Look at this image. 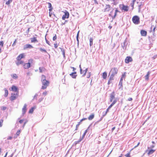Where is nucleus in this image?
Returning a JSON list of instances; mask_svg holds the SVG:
<instances>
[{"label": "nucleus", "mask_w": 157, "mask_h": 157, "mask_svg": "<svg viewBox=\"0 0 157 157\" xmlns=\"http://www.w3.org/2000/svg\"><path fill=\"white\" fill-rule=\"evenodd\" d=\"M140 144V143L139 142L137 144V145L136 146L134 147V148H135L136 147H137L139 146V145Z\"/></svg>", "instance_id": "obj_59"}, {"label": "nucleus", "mask_w": 157, "mask_h": 157, "mask_svg": "<svg viewBox=\"0 0 157 157\" xmlns=\"http://www.w3.org/2000/svg\"><path fill=\"white\" fill-rule=\"evenodd\" d=\"M154 147H155V145H152V146H151V147H148V149H149L150 148H153Z\"/></svg>", "instance_id": "obj_52"}, {"label": "nucleus", "mask_w": 157, "mask_h": 157, "mask_svg": "<svg viewBox=\"0 0 157 157\" xmlns=\"http://www.w3.org/2000/svg\"><path fill=\"white\" fill-rule=\"evenodd\" d=\"M46 76L44 75H42L41 76V82H42L45 81H47L46 80Z\"/></svg>", "instance_id": "obj_22"}, {"label": "nucleus", "mask_w": 157, "mask_h": 157, "mask_svg": "<svg viewBox=\"0 0 157 157\" xmlns=\"http://www.w3.org/2000/svg\"><path fill=\"white\" fill-rule=\"evenodd\" d=\"M33 47L30 44H27L25 45L23 47L24 50H26L28 48H32Z\"/></svg>", "instance_id": "obj_14"}, {"label": "nucleus", "mask_w": 157, "mask_h": 157, "mask_svg": "<svg viewBox=\"0 0 157 157\" xmlns=\"http://www.w3.org/2000/svg\"><path fill=\"white\" fill-rule=\"evenodd\" d=\"M57 39V36L56 34H55V36H54L53 37V41H55Z\"/></svg>", "instance_id": "obj_41"}, {"label": "nucleus", "mask_w": 157, "mask_h": 157, "mask_svg": "<svg viewBox=\"0 0 157 157\" xmlns=\"http://www.w3.org/2000/svg\"><path fill=\"white\" fill-rule=\"evenodd\" d=\"M93 39L92 38H90V46H92L93 45Z\"/></svg>", "instance_id": "obj_34"}, {"label": "nucleus", "mask_w": 157, "mask_h": 157, "mask_svg": "<svg viewBox=\"0 0 157 157\" xmlns=\"http://www.w3.org/2000/svg\"><path fill=\"white\" fill-rule=\"evenodd\" d=\"M18 94H18V93L12 94L10 98V100L11 101L15 100L17 98Z\"/></svg>", "instance_id": "obj_6"}, {"label": "nucleus", "mask_w": 157, "mask_h": 157, "mask_svg": "<svg viewBox=\"0 0 157 157\" xmlns=\"http://www.w3.org/2000/svg\"><path fill=\"white\" fill-rule=\"evenodd\" d=\"M115 94L114 92H113L110 95V102H112L113 99L115 98Z\"/></svg>", "instance_id": "obj_16"}, {"label": "nucleus", "mask_w": 157, "mask_h": 157, "mask_svg": "<svg viewBox=\"0 0 157 157\" xmlns=\"http://www.w3.org/2000/svg\"><path fill=\"white\" fill-rule=\"evenodd\" d=\"M34 108V107L32 108L29 111V113H33Z\"/></svg>", "instance_id": "obj_35"}, {"label": "nucleus", "mask_w": 157, "mask_h": 157, "mask_svg": "<svg viewBox=\"0 0 157 157\" xmlns=\"http://www.w3.org/2000/svg\"><path fill=\"white\" fill-rule=\"evenodd\" d=\"M141 6V4L139 6V10H140V6Z\"/></svg>", "instance_id": "obj_63"}, {"label": "nucleus", "mask_w": 157, "mask_h": 157, "mask_svg": "<svg viewBox=\"0 0 157 157\" xmlns=\"http://www.w3.org/2000/svg\"><path fill=\"white\" fill-rule=\"evenodd\" d=\"M33 59H30L28 60V63H25L23 65V67L25 69H28L30 67V64L33 63Z\"/></svg>", "instance_id": "obj_5"}, {"label": "nucleus", "mask_w": 157, "mask_h": 157, "mask_svg": "<svg viewBox=\"0 0 157 157\" xmlns=\"http://www.w3.org/2000/svg\"><path fill=\"white\" fill-rule=\"evenodd\" d=\"M64 14L63 16L62 19L63 20H64L66 18H68L69 17V12L67 11H65L63 12Z\"/></svg>", "instance_id": "obj_9"}, {"label": "nucleus", "mask_w": 157, "mask_h": 157, "mask_svg": "<svg viewBox=\"0 0 157 157\" xmlns=\"http://www.w3.org/2000/svg\"><path fill=\"white\" fill-rule=\"evenodd\" d=\"M42 82V86H41V89L45 90L46 89L47 87L49 86L50 82L48 80L43 81Z\"/></svg>", "instance_id": "obj_3"}, {"label": "nucleus", "mask_w": 157, "mask_h": 157, "mask_svg": "<svg viewBox=\"0 0 157 157\" xmlns=\"http://www.w3.org/2000/svg\"><path fill=\"white\" fill-rule=\"evenodd\" d=\"M119 7L122 10H124L125 11H128V6H125L124 4H120Z\"/></svg>", "instance_id": "obj_7"}, {"label": "nucleus", "mask_w": 157, "mask_h": 157, "mask_svg": "<svg viewBox=\"0 0 157 157\" xmlns=\"http://www.w3.org/2000/svg\"><path fill=\"white\" fill-rule=\"evenodd\" d=\"M13 0H8V1L6 2V4L7 5H9L12 2Z\"/></svg>", "instance_id": "obj_37"}, {"label": "nucleus", "mask_w": 157, "mask_h": 157, "mask_svg": "<svg viewBox=\"0 0 157 157\" xmlns=\"http://www.w3.org/2000/svg\"><path fill=\"white\" fill-rule=\"evenodd\" d=\"M112 1L113 2V4L114 5H116L117 4V2H116V1H115L116 0H112Z\"/></svg>", "instance_id": "obj_47"}, {"label": "nucleus", "mask_w": 157, "mask_h": 157, "mask_svg": "<svg viewBox=\"0 0 157 157\" xmlns=\"http://www.w3.org/2000/svg\"><path fill=\"white\" fill-rule=\"evenodd\" d=\"M82 140L80 138L79 139L78 141H76L75 142V144H78L79 142L81 141Z\"/></svg>", "instance_id": "obj_44"}, {"label": "nucleus", "mask_w": 157, "mask_h": 157, "mask_svg": "<svg viewBox=\"0 0 157 157\" xmlns=\"http://www.w3.org/2000/svg\"><path fill=\"white\" fill-rule=\"evenodd\" d=\"M28 121L27 119H23L20 120L19 121V122L21 124L23 123H24V125H23V127H24L25 124Z\"/></svg>", "instance_id": "obj_13"}, {"label": "nucleus", "mask_w": 157, "mask_h": 157, "mask_svg": "<svg viewBox=\"0 0 157 157\" xmlns=\"http://www.w3.org/2000/svg\"><path fill=\"white\" fill-rule=\"evenodd\" d=\"M13 138V137L12 136H9L7 139L9 140H11Z\"/></svg>", "instance_id": "obj_55"}, {"label": "nucleus", "mask_w": 157, "mask_h": 157, "mask_svg": "<svg viewBox=\"0 0 157 157\" xmlns=\"http://www.w3.org/2000/svg\"><path fill=\"white\" fill-rule=\"evenodd\" d=\"M20 130H19L18 131H17V132L16 133V135L17 136H14V138H16L17 137V136H19V135L20 134Z\"/></svg>", "instance_id": "obj_33"}, {"label": "nucleus", "mask_w": 157, "mask_h": 157, "mask_svg": "<svg viewBox=\"0 0 157 157\" xmlns=\"http://www.w3.org/2000/svg\"><path fill=\"white\" fill-rule=\"evenodd\" d=\"M4 42L3 41H0V53L2 52V48L3 47Z\"/></svg>", "instance_id": "obj_23"}, {"label": "nucleus", "mask_w": 157, "mask_h": 157, "mask_svg": "<svg viewBox=\"0 0 157 157\" xmlns=\"http://www.w3.org/2000/svg\"><path fill=\"white\" fill-rule=\"evenodd\" d=\"M87 129H86V130L84 132V133L82 136V137L80 138L82 140L84 138L85 136L86 135V134L87 132Z\"/></svg>", "instance_id": "obj_32"}, {"label": "nucleus", "mask_w": 157, "mask_h": 157, "mask_svg": "<svg viewBox=\"0 0 157 157\" xmlns=\"http://www.w3.org/2000/svg\"><path fill=\"white\" fill-rule=\"evenodd\" d=\"M140 33L142 36H146L147 35V32L144 30H141L140 31Z\"/></svg>", "instance_id": "obj_19"}, {"label": "nucleus", "mask_w": 157, "mask_h": 157, "mask_svg": "<svg viewBox=\"0 0 157 157\" xmlns=\"http://www.w3.org/2000/svg\"><path fill=\"white\" fill-rule=\"evenodd\" d=\"M94 114H92L89 116L88 117V119L89 120H91L94 118Z\"/></svg>", "instance_id": "obj_26"}, {"label": "nucleus", "mask_w": 157, "mask_h": 157, "mask_svg": "<svg viewBox=\"0 0 157 157\" xmlns=\"http://www.w3.org/2000/svg\"><path fill=\"white\" fill-rule=\"evenodd\" d=\"M118 12H119V11H118L117 9L116 8L114 14H113V10L110 12L109 15L112 18H114L117 15V13Z\"/></svg>", "instance_id": "obj_8"}, {"label": "nucleus", "mask_w": 157, "mask_h": 157, "mask_svg": "<svg viewBox=\"0 0 157 157\" xmlns=\"http://www.w3.org/2000/svg\"><path fill=\"white\" fill-rule=\"evenodd\" d=\"M79 31L78 32L77 34V36H76V39H77V41H78V36H79Z\"/></svg>", "instance_id": "obj_45"}, {"label": "nucleus", "mask_w": 157, "mask_h": 157, "mask_svg": "<svg viewBox=\"0 0 157 157\" xmlns=\"http://www.w3.org/2000/svg\"><path fill=\"white\" fill-rule=\"evenodd\" d=\"M6 107L5 106H2L1 107V109L2 110H4L6 109Z\"/></svg>", "instance_id": "obj_43"}, {"label": "nucleus", "mask_w": 157, "mask_h": 157, "mask_svg": "<svg viewBox=\"0 0 157 157\" xmlns=\"http://www.w3.org/2000/svg\"><path fill=\"white\" fill-rule=\"evenodd\" d=\"M136 1V0H133L132 3L131 4V6L132 7V9H133L134 8V5Z\"/></svg>", "instance_id": "obj_36"}, {"label": "nucleus", "mask_w": 157, "mask_h": 157, "mask_svg": "<svg viewBox=\"0 0 157 157\" xmlns=\"http://www.w3.org/2000/svg\"><path fill=\"white\" fill-rule=\"evenodd\" d=\"M40 51H41L42 52H44L45 53H47V51L44 49H43L42 48H40Z\"/></svg>", "instance_id": "obj_38"}, {"label": "nucleus", "mask_w": 157, "mask_h": 157, "mask_svg": "<svg viewBox=\"0 0 157 157\" xmlns=\"http://www.w3.org/2000/svg\"><path fill=\"white\" fill-rule=\"evenodd\" d=\"M3 122V120L1 119L0 120V127L2 126V124Z\"/></svg>", "instance_id": "obj_39"}, {"label": "nucleus", "mask_w": 157, "mask_h": 157, "mask_svg": "<svg viewBox=\"0 0 157 157\" xmlns=\"http://www.w3.org/2000/svg\"><path fill=\"white\" fill-rule=\"evenodd\" d=\"M118 71V70L117 68L113 67L111 69L110 72V73L111 74V76L112 78H113V77L116 74H117Z\"/></svg>", "instance_id": "obj_2"}, {"label": "nucleus", "mask_w": 157, "mask_h": 157, "mask_svg": "<svg viewBox=\"0 0 157 157\" xmlns=\"http://www.w3.org/2000/svg\"><path fill=\"white\" fill-rule=\"evenodd\" d=\"M71 68L73 69V71H75L76 69L75 68H74V67H71Z\"/></svg>", "instance_id": "obj_62"}, {"label": "nucleus", "mask_w": 157, "mask_h": 157, "mask_svg": "<svg viewBox=\"0 0 157 157\" xmlns=\"http://www.w3.org/2000/svg\"><path fill=\"white\" fill-rule=\"evenodd\" d=\"M155 27H154L153 28V29L152 30V31H153L154 33H155Z\"/></svg>", "instance_id": "obj_60"}, {"label": "nucleus", "mask_w": 157, "mask_h": 157, "mask_svg": "<svg viewBox=\"0 0 157 157\" xmlns=\"http://www.w3.org/2000/svg\"><path fill=\"white\" fill-rule=\"evenodd\" d=\"M48 7L49 8V11H51L53 9V8L52 6V5L50 2H48Z\"/></svg>", "instance_id": "obj_27"}, {"label": "nucleus", "mask_w": 157, "mask_h": 157, "mask_svg": "<svg viewBox=\"0 0 157 157\" xmlns=\"http://www.w3.org/2000/svg\"><path fill=\"white\" fill-rule=\"evenodd\" d=\"M76 74V72H72L70 74V75L73 78H75L77 76Z\"/></svg>", "instance_id": "obj_20"}, {"label": "nucleus", "mask_w": 157, "mask_h": 157, "mask_svg": "<svg viewBox=\"0 0 157 157\" xmlns=\"http://www.w3.org/2000/svg\"><path fill=\"white\" fill-rule=\"evenodd\" d=\"M45 40H46V43L49 45H50V44L49 43V41H48L47 40L46 38H45Z\"/></svg>", "instance_id": "obj_57"}, {"label": "nucleus", "mask_w": 157, "mask_h": 157, "mask_svg": "<svg viewBox=\"0 0 157 157\" xmlns=\"http://www.w3.org/2000/svg\"><path fill=\"white\" fill-rule=\"evenodd\" d=\"M132 61V59L130 56H127L125 59V62L126 63H128L129 62Z\"/></svg>", "instance_id": "obj_12"}, {"label": "nucleus", "mask_w": 157, "mask_h": 157, "mask_svg": "<svg viewBox=\"0 0 157 157\" xmlns=\"http://www.w3.org/2000/svg\"><path fill=\"white\" fill-rule=\"evenodd\" d=\"M109 109L108 108L107 109H106V110L105 112V113L104 115H105L107 113V112H109Z\"/></svg>", "instance_id": "obj_51"}, {"label": "nucleus", "mask_w": 157, "mask_h": 157, "mask_svg": "<svg viewBox=\"0 0 157 157\" xmlns=\"http://www.w3.org/2000/svg\"><path fill=\"white\" fill-rule=\"evenodd\" d=\"M4 91H5V94L4 95V96L5 97H7L8 95V90L6 88H5L4 89Z\"/></svg>", "instance_id": "obj_28"}, {"label": "nucleus", "mask_w": 157, "mask_h": 157, "mask_svg": "<svg viewBox=\"0 0 157 157\" xmlns=\"http://www.w3.org/2000/svg\"><path fill=\"white\" fill-rule=\"evenodd\" d=\"M17 41V39H15L13 43L12 44V46H14L16 45V43Z\"/></svg>", "instance_id": "obj_42"}, {"label": "nucleus", "mask_w": 157, "mask_h": 157, "mask_svg": "<svg viewBox=\"0 0 157 157\" xmlns=\"http://www.w3.org/2000/svg\"><path fill=\"white\" fill-rule=\"evenodd\" d=\"M11 90L19 94V91L18 87L14 85H13L11 87Z\"/></svg>", "instance_id": "obj_11"}, {"label": "nucleus", "mask_w": 157, "mask_h": 157, "mask_svg": "<svg viewBox=\"0 0 157 157\" xmlns=\"http://www.w3.org/2000/svg\"><path fill=\"white\" fill-rule=\"evenodd\" d=\"M25 53H23L21 54L16 58L17 61L16 62V63L17 66H19L21 64H22L24 63V61L21 60V59L25 58Z\"/></svg>", "instance_id": "obj_1"}, {"label": "nucleus", "mask_w": 157, "mask_h": 157, "mask_svg": "<svg viewBox=\"0 0 157 157\" xmlns=\"http://www.w3.org/2000/svg\"><path fill=\"white\" fill-rule=\"evenodd\" d=\"M13 79H17L18 78V76L17 74H14L11 75Z\"/></svg>", "instance_id": "obj_29"}, {"label": "nucleus", "mask_w": 157, "mask_h": 157, "mask_svg": "<svg viewBox=\"0 0 157 157\" xmlns=\"http://www.w3.org/2000/svg\"><path fill=\"white\" fill-rule=\"evenodd\" d=\"M110 10V6L109 5H106L104 9V12H108Z\"/></svg>", "instance_id": "obj_15"}, {"label": "nucleus", "mask_w": 157, "mask_h": 157, "mask_svg": "<svg viewBox=\"0 0 157 157\" xmlns=\"http://www.w3.org/2000/svg\"><path fill=\"white\" fill-rule=\"evenodd\" d=\"M59 48L63 52V55H65V52L64 50H63V48Z\"/></svg>", "instance_id": "obj_40"}, {"label": "nucleus", "mask_w": 157, "mask_h": 157, "mask_svg": "<svg viewBox=\"0 0 157 157\" xmlns=\"http://www.w3.org/2000/svg\"><path fill=\"white\" fill-rule=\"evenodd\" d=\"M87 119L86 118H84L80 120V121L78 122V124H77L76 125V127L77 128V127H78L79 125L81 123L82 121L83 120H86Z\"/></svg>", "instance_id": "obj_30"}, {"label": "nucleus", "mask_w": 157, "mask_h": 157, "mask_svg": "<svg viewBox=\"0 0 157 157\" xmlns=\"http://www.w3.org/2000/svg\"><path fill=\"white\" fill-rule=\"evenodd\" d=\"M91 75V72H89L88 75H87V78H89L90 77V76Z\"/></svg>", "instance_id": "obj_49"}, {"label": "nucleus", "mask_w": 157, "mask_h": 157, "mask_svg": "<svg viewBox=\"0 0 157 157\" xmlns=\"http://www.w3.org/2000/svg\"><path fill=\"white\" fill-rule=\"evenodd\" d=\"M54 47L55 48H58V45L56 43L54 44Z\"/></svg>", "instance_id": "obj_48"}, {"label": "nucleus", "mask_w": 157, "mask_h": 157, "mask_svg": "<svg viewBox=\"0 0 157 157\" xmlns=\"http://www.w3.org/2000/svg\"><path fill=\"white\" fill-rule=\"evenodd\" d=\"M157 57V55H156L155 56H153L152 58L153 59H155V58H156Z\"/></svg>", "instance_id": "obj_61"}, {"label": "nucleus", "mask_w": 157, "mask_h": 157, "mask_svg": "<svg viewBox=\"0 0 157 157\" xmlns=\"http://www.w3.org/2000/svg\"><path fill=\"white\" fill-rule=\"evenodd\" d=\"M49 16L50 17H52V13L51 12V11H49Z\"/></svg>", "instance_id": "obj_53"}, {"label": "nucleus", "mask_w": 157, "mask_h": 157, "mask_svg": "<svg viewBox=\"0 0 157 157\" xmlns=\"http://www.w3.org/2000/svg\"><path fill=\"white\" fill-rule=\"evenodd\" d=\"M107 76V73L106 72H104L102 73V77L103 79H105Z\"/></svg>", "instance_id": "obj_25"}, {"label": "nucleus", "mask_w": 157, "mask_h": 157, "mask_svg": "<svg viewBox=\"0 0 157 157\" xmlns=\"http://www.w3.org/2000/svg\"><path fill=\"white\" fill-rule=\"evenodd\" d=\"M39 72L40 73H42L43 72L45 71L46 70V69L44 67H40L39 68Z\"/></svg>", "instance_id": "obj_21"}, {"label": "nucleus", "mask_w": 157, "mask_h": 157, "mask_svg": "<svg viewBox=\"0 0 157 157\" xmlns=\"http://www.w3.org/2000/svg\"><path fill=\"white\" fill-rule=\"evenodd\" d=\"M113 105V104H111L109 106V107H108V108L109 109H110V108H111L112 106Z\"/></svg>", "instance_id": "obj_56"}, {"label": "nucleus", "mask_w": 157, "mask_h": 157, "mask_svg": "<svg viewBox=\"0 0 157 157\" xmlns=\"http://www.w3.org/2000/svg\"><path fill=\"white\" fill-rule=\"evenodd\" d=\"M113 78H112V77H110V78H109V82H108V84H109V83H109L110 81V80H113Z\"/></svg>", "instance_id": "obj_54"}, {"label": "nucleus", "mask_w": 157, "mask_h": 157, "mask_svg": "<svg viewBox=\"0 0 157 157\" xmlns=\"http://www.w3.org/2000/svg\"><path fill=\"white\" fill-rule=\"evenodd\" d=\"M117 101V100L116 99H115L113 101V102L112 103V104H113V105L116 103Z\"/></svg>", "instance_id": "obj_46"}, {"label": "nucleus", "mask_w": 157, "mask_h": 157, "mask_svg": "<svg viewBox=\"0 0 157 157\" xmlns=\"http://www.w3.org/2000/svg\"><path fill=\"white\" fill-rule=\"evenodd\" d=\"M132 99L131 98H129L128 99V101H132Z\"/></svg>", "instance_id": "obj_58"}, {"label": "nucleus", "mask_w": 157, "mask_h": 157, "mask_svg": "<svg viewBox=\"0 0 157 157\" xmlns=\"http://www.w3.org/2000/svg\"><path fill=\"white\" fill-rule=\"evenodd\" d=\"M47 91H45L43 93V94L45 96V95H47Z\"/></svg>", "instance_id": "obj_50"}, {"label": "nucleus", "mask_w": 157, "mask_h": 157, "mask_svg": "<svg viewBox=\"0 0 157 157\" xmlns=\"http://www.w3.org/2000/svg\"><path fill=\"white\" fill-rule=\"evenodd\" d=\"M79 68L80 69V74H82L83 76H85L86 75V73L88 69L86 68L85 70L82 71V69L81 68V65H79Z\"/></svg>", "instance_id": "obj_10"}, {"label": "nucleus", "mask_w": 157, "mask_h": 157, "mask_svg": "<svg viewBox=\"0 0 157 157\" xmlns=\"http://www.w3.org/2000/svg\"><path fill=\"white\" fill-rule=\"evenodd\" d=\"M150 71H148L147 72V75L145 76V79L146 80H148L149 79V75L150 74Z\"/></svg>", "instance_id": "obj_24"}, {"label": "nucleus", "mask_w": 157, "mask_h": 157, "mask_svg": "<svg viewBox=\"0 0 157 157\" xmlns=\"http://www.w3.org/2000/svg\"><path fill=\"white\" fill-rule=\"evenodd\" d=\"M125 156H126V157H129V154H128L127 155H126Z\"/></svg>", "instance_id": "obj_64"}, {"label": "nucleus", "mask_w": 157, "mask_h": 157, "mask_svg": "<svg viewBox=\"0 0 157 157\" xmlns=\"http://www.w3.org/2000/svg\"><path fill=\"white\" fill-rule=\"evenodd\" d=\"M31 43H35L38 42V40L37 39L36 37H33V38H31Z\"/></svg>", "instance_id": "obj_18"}, {"label": "nucleus", "mask_w": 157, "mask_h": 157, "mask_svg": "<svg viewBox=\"0 0 157 157\" xmlns=\"http://www.w3.org/2000/svg\"><path fill=\"white\" fill-rule=\"evenodd\" d=\"M155 150L153 149H151L148 152V155L152 154L155 152Z\"/></svg>", "instance_id": "obj_31"}, {"label": "nucleus", "mask_w": 157, "mask_h": 157, "mask_svg": "<svg viewBox=\"0 0 157 157\" xmlns=\"http://www.w3.org/2000/svg\"><path fill=\"white\" fill-rule=\"evenodd\" d=\"M27 110V105L25 104L22 109V112L23 114L24 115L26 112Z\"/></svg>", "instance_id": "obj_17"}, {"label": "nucleus", "mask_w": 157, "mask_h": 157, "mask_svg": "<svg viewBox=\"0 0 157 157\" xmlns=\"http://www.w3.org/2000/svg\"><path fill=\"white\" fill-rule=\"evenodd\" d=\"M133 22L136 25H137L140 23V18L136 15L134 16L132 18Z\"/></svg>", "instance_id": "obj_4"}]
</instances>
